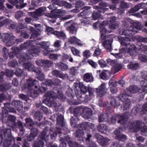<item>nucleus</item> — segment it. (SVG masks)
Masks as SVG:
<instances>
[{
	"label": "nucleus",
	"instance_id": "obj_16",
	"mask_svg": "<svg viewBox=\"0 0 147 147\" xmlns=\"http://www.w3.org/2000/svg\"><path fill=\"white\" fill-rule=\"evenodd\" d=\"M116 18L115 17L113 16L110 18L109 21L110 22L109 28L110 29H117L118 27V24L115 22Z\"/></svg>",
	"mask_w": 147,
	"mask_h": 147
},
{
	"label": "nucleus",
	"instance_id": "obj_22",
	"mask_svg": "<svg viewBox=\"0 0 147 147\" xmlns=\"http://www.w3.org/2000/svg\"><path fill=\"white\" fill-rule=\"evenodd\" d=\"M141 89V87L138 89L137 87L135 86H130L129 88H127V92L131 93H134L138 91L140 93H144L145 94L146 93L143 92Z\"/></svg>",
	"mask_w": 147,
	"mask_h": 147
},
{
	"label": "nucleus",
	"instance_id": "obj_18",
	"mask_svg": "<svg viewBox=\"0 0 147 147\" xmlns=\"http://www.w3.org/2000/svg\"><path fill=\"white\" fill-rule=\"evenodd\" d=\"M92 115V111L90 109L87 107L84 108L82 117L85 119H89L91 117Z\"/></svg>",
	"mask_w": 147,
	"mask_h": 147
},
{
	"label": "nucleus",
	"instance_id": "obj_50",
	"mask_svg": "<svg viewBox=\"0 0 147 147\" xmlns=\"http://www.w3.org/2000/svg\"><path fill=\"white\" fill-rule=\"evenodd\" d=\"M117 98L119 100H120L123 102H126V100L128 99L127 96L125 94H121Z\"/></svg>",
	"mask_w": 147,
	"mask_h": 147
},
{
	"label": "nucleus",
	"instance_id": "obj_59",
	"mask_svg": "<svg viewBox=\"0 0 147 147\" xmlns=\"http://www.w3.org/2000/svg\"><path fill=\"white\" fill-rule=\"evenodd\" d=\"M8 65L12 67H16L18 66V64L16 61L13 60V61H10Z\"/></svg>",
	"mask_w": 147,
	"mask_h": 147
},
{
	"label": "nucleus",
	"instance_id": "obj_24",
	"mask_svg": "<svg viewBox=\"0 0 147 147\" xmlns=\"http://www.w3.org/2000/svg\"><path fill=\"white\" fill-rule=\"evenodd\" d=\"M129 124L130 125L128 126V128L133 129L132 131L134 132L138 131L140 129V124L138 122L136 121L133 123H130Z\"/></svg>",
	"mask_w": 147,
	"mask_h": 147
},
{
	"label": "nucleus",
	"instance_id": "obj_32",
	"mask_svg": "<svg viewBox=\"0 0 147 147\" xmlns=\"http://www.w3.org/2000/svg\"><path fill=\"white\" fill-rule=\"evenodd\" d=\"M77 27L78 25L77 24H73L67 28V29L70 33L73 34L76 32Z\"/></svg>",
	"mask_w": 147,
	"mask_h": 147
},
{
	"label": "nucleus",
	"instance_id": "obj_43",
	"mask_svg": "<svg viewBox=\"0 0 147 147\" xmlns=\"http://www.w3.org/2000/svg\"><path fill=\"white\" fill-rule=\"evenodd\" d=\"M41 61V62H42L43 66L49 67L53 65L52 62L51 61L48 60H42V61Z\"/></svg>",
	"mask_w": 147,
	"mask_h": 147
},
{
	"label": "nucleus",
	"instance_id": "obj_38",
	"mask_svg": "<svg viewBox=\"0 0 147 147\" xmlns=\"http://www.w3.org/2000/svg\"><path fill=\"white\" fill-rule=\"evenodd\" d=\"M143 5V4L141 3L136 5L134 7L130 9L129 11V12L133 13L137 11L140 9L142 7V6Z\"/></svg>",
	"mask_w": 147,
	"mask_h": 147
},
{
	"label": "nucleus",
	"instance_id": "obj_61",
	"mask_svg": "<svg viewBox=\"0 0 147 147\" xmlns=\"http://www.w3.org/2000/svg\"><path fill=\"white\" fill-rule=\"evenodd\" d=\"M75 93L76 96L78 99L81 98L82 97V94L80 91L77 89L75 90Z\"/></svg>",
	"mask_w": 147,
	"mask_h": 147
},
{
	"label": "nucleus",
	"instance_id": "obj_9",
	"mask_svg": "<svg viewBox=\"0 0 147 147\" xmlns=\"http://www.w3.org/2000/svg\"><path fill=\"white\" fill-rule=\"evenodd\" d=\"M117 119H119L118 123H120L122 124H124L127 120V118L125 117L124 115H123L120 116L115 115H113L110 119L108 120V121L110 123L114 124L115 123Z\"/></svg>",
	"mask_w": 147,
	"mask_h": 147
},
{
	"label": "nucleus",
	"instance_id": "obj_7",
	"mask_svg": "<svg viewBox=\"0 0 147 147\" xmlns=\"http://www.w3.org/2000/svg\"><path fill=\"white\" fill-rule=\"evenodd\" d=\"M63 117L60 115L58 116L57 118V123L56 124L57 129L58 131H56L55 130L52 129L51 130L50 135L51 138L55 137L57 134L58 133H61V130L59 129V128L57 127L59 125L61 127H63L64 125Z\"/></svg>",
	"mask_w": 147,
	"mask_h": 147
},
{
	"label": "nucleus",
	"instance_id": "obj_51",
	"mask_svg": "<svg viewBox=\"0 0 147 147\" xmlns=\"http://www.w3.org/2000/svg\"><path fill=\"white\" fill-rule=\"evenodd\" d=\"M77 117L75 116L71 117V124L72 127H75L77 124Z\"/></svg>",
	"mask_w": 147,
	"mask_h": 147
},
{
	"label": "nucleus",
	"instance_id": "obj_23",
	"mask_svg": "<svg viewBox=\"0 0 147 147\" xmlns=\"http://www.w3.org/2000/svg\"><path fill=\"white\" fill-rule=\"evenodd\" d=\"M94 77L91 73H87L84 74L83 80L87 82H91L94 81Z\"/></svg>",
	"mask_w": 147,
	"mask_h": 147
},
{
	"label": "nucleus",
	"instance_id": "obj_13",
	"mask_svg": "<svg viewBox=\"0 0 147 147\" xmlns=\"http://www.w3.org/2000/svg\"><path fill=\"white\" fill-rule=\"evenodd\" d=\"M106 85L105 83H102L96 89V93L98 96L102 97L106 93L108 88H106Z\"/></svg>",
	"mask_w": 147,
	"mask_h": 147
},
{
	"label": "nucleus",
	"instance_id": "obj_48",
	"mask_svg": "<svg viewBox=\"0 0 147 147\" xmlns=\"http://www.w3.org/2000/svg\"><path fill=\"white\" fill-rule=\"evenodd\" d=\"M74 134L76 137H80L84 135V133L82 130L80 129H78L74 133Z\"/></svg>",
	"mask_w": 147,
	"mask_h": 147
},
{
	"label": "nucleus",
	"instance_id": "obj_41",
	"mask_svg": "<svg viewBox=\"0 0 147 147\" xmlns=\"http://www.w3.org/2000/svg\"><path fill=\"white\" fill-rule=\"evenodd\" d=\"M18 125L20 130L19 135L22 136L24 134L25 131V129L23 127L22 123L20 121H18Z\"/></svg>",
	"mask_w": 147,
	"mask_h": 147
},
{
	"label": "nucleus",
	"instance_id": "obj_27",
	"mask_svg": "<svg viewBox=\"0 0 147 147\" xmlns=\"http://www.w3.org/2000/svg\"><path fill=\"white\" fill-rule=\"evenodd\" d=\"M68 41L72 44H76L80 46H82L80 40L74 36L68 39Z\"/></svg>",
	"mask_w": 147,
	"mask_h": 147
},
{
	"label": "nucleus",
	"instance_id": "obj_35",
	"mask_svg": "<svg viewBox=\"0 0 147 147\" xmlns=\"http://www.w3.org/2000/svg\"><path fill=\"white\" fill-rule=\"evenodd\" d=\"M139 67V64L138 63L131 62L127 66L128 68L132 70H136Z\"/></svg>",
	"mask_w": 147,
	"mask_h": 147
},
{
	"label": "nucleus",
	"instance_id": "obj_31",
	"mask_svg": "<svg viewBox=\"0 0 147 147\" xmlns=\"http://www.w3.org/2000/svg\"><path fill=\"white\" fill-rule=\"evenodd\" d=\"M123 0H112V2L114 4H116L118 3H121L120 6L122 8H126L128 7L127 4L123 2Z\"/></svg>",
	"mask_w": 147,
	"mask_h": 147
},
{
	"label": "nucleus",
	"instance_id": "obj_33",
	"mask_svg": "<svg viewBox=\"0 0 147 147\" xmlns=\"http://www.w3.org/2000/svg\"><path fill=\"white\" fill-rule=\"evenodd\" d=\"M81 128L83 129H86L87 128H93L94 127V125L89 123L85 122L80 125Z\"/></svg>",
	"mask_w": 147,
	"mask_h": 147
},
{
	"label": "nucleus",
	"instance_id": "obj_5",
	"mask_svg": "<svg viewBox=\"0 0 147 147\" xmlns=\"http://www.w3.org/2000/svg\"><path fill=\"white\" fill-rule=\"evenodd\" d=\"M54 5L53 4L49 5L48 7L49 9H51V13H47L45 16L48 17L53 18H57L59 17H61L63 16L64 11L62 9H53Z\"/></svg>",
	"mask_w": 147,
	"mask_h": 147
},
{
	"label": "nucleus",
	"instance_id": "obj_3",
	"mask_svg": "<svg viewBox=\"0 0 147 147\" xmlns=\"http://www.w3.org/2000/svg\"><path fill=\"white\" fill-rule=\"evenodd\" d=\"M24 87L28 89L29 95L33 98L37 97L40 92L42 93L46 90L45 88L39 87L38 81L31 78L27 80Z\"/></svg>",
	"mask_w": 147,
	"mask_h": 147
},
{
	"label": "nucleus",
	"instance_id": "obj_6",
	"mask_svg": "<svg viewBox=\"0 0 147 147\" xmlns=\"http://www.w3.org/2000/svg\"><path fill=\"white\" fill-rule=\"evenodd\" d=\"M12 49L13 50V51L12 53H10L9 54V57L10 58H13L14 57L15 55H16V56L19 58V63H20L22 61H24L27 60L31 59L27 58V55H29L28 51L27 53L21 55L20 54H19L20 51L18 48L14 47L12 48Z\"/></svg>",
	"mask_w": 147,
	"mask_h": 147
},
{
	"label": "nucleus",
	"instance_id": "obj_60",
	"mask_svg": "<svg viewBox=\"0 0 147 147\" xmlns=\"http://www.w3.org/2000/svg\"><path fill=\"white\" fill-rule=\"evenodd\" d=\"M138 58L141 61L146 62L147 61V56L142 54H140L138 56Z\"/></svg>",
	"mask_w": 147,
	"mask_h": 147
},
{
	"label": "nucleus",
	"instance_id": "obj_53",
	"mask_svg": "<svg viewBox=\"0 0 147 147\" xmlns=\"http://www.w3.org/2000/svg\"><path fill=\"white\" fill-rule=\"evenodd\" d=\"M91 19L90 18L86 17L83 18L81 21V23L84 24H89L91 22Z\"/></svg>",
	"mask_w": 147,
	"mask_h": 147
},
{
	"label": "nucleus",
	"instance_id": "obj_47",
	"mask_svg": "<svg viewBox=\"0 0 147 147\" xmlns=\"http://www.w3.org/2000/svg\"><path fill=\"white\" fill-rule=\"evenodd\" d=\"M3 19V17H1L0 18V20ZM11 22L8 19H6L3 20L2 22L0 21V27H1L3 25H7L11 23Z\"/></svg>",
	"mask_w": 147,
	"mask_h": 147
},
{
	"label": "nucleus",
	"instance_id": "obj_40",
	"mask_svg": "<svg viewBox=\"0 0 147 147\" xmlns=\"http://www.w3.org/2000/svg\"><path fill=\"white\" fill-rule=\"evenodd\" d=\"M117 98H112L111 99V101L110 102L111 105L115 107H117L120 105V103L119 101H118Z\"/></svg>",
	"mask_w": 147,
	"mask_h": 147
},
{
	"label": "nucleus",
	"instance_id": "obj_10",
	"mask_svg": "<svg viewBox=\"0 0 147 147\" xmlns=\"http://www.w3.org/2000/svg\"><path fill=\"white\" fill-rule=\"evenodd\" d=\"M111 36V35H109L104 40H102L101 41L104 47L106 49L107 51L109 52H111L112 49L111 42L112 38Z\"/></svg>",
	"mask_w": 147,
	"mask_h": 147
},
{
	"label": "nucleus",
	"instance_id": "obj_45",
	"mask_svg": "<svg viewBox=\"0 0 147 147\" xmlns=\"http://www.w3.org/2000/svg\"><path fill=\"white\" fill-rule=\"evenodd\" d=\"M88 92L89 96L91 98L94 97L95 95V90L94 88L89 86L88 87Z\"/></svg>",
	"mask_w": 147,
	"mask_h": 147
},
{
	"label": "nucleus",
	"instance_id": "obj_56",
	"mask_svg": "<svg viewBox=\"0 0 147 147\" xmlns=\"http://www.w3.org/2000/svg\"><path fill=\"white\" fill-rule=\"evenodd\" d=\"M42 116V113L40 112H36L34 114V118L35 119L40 121Z\"/></svg>",
	"mask_w": 147,
	"mask_h": 147
},
{
	"label": "nucleus",
	"instance_id": "obj_14",
	"mask_svg": "<svg viewBox=\"0 0 147 147\" xmlns=\"http://www.w3.org/2000/svg\"><path fill=\"white\" fill-rule=\"evenodd\" d=\"M108 24V22L107 21H105L103 22L101 24V26H100V31L101 33V40H104L105 38L107 37L105 35V34L106 33H110L112 31L111 30H107L106 28V27H105L106 25Z\"/></svg>",
	"mask_w": 147,
	"mask_h": 147
},
{
	"label": "nucleus",
	"instance_id": "obj_4",
	"mask_svg": "<svg viewBox=\"0 0 147 147\" xmlns=\"http://www.w3.org/2000/svg\"><path fill=\"white\" fill-rule=\"evenodd\" d=\"M99 5L100 7L94 6V8L96 9L94 11L92 15V18L94 20H97L101 15L100 13H104L105 11H107L108 9V8H105L107 5L106 3L102 2L99 3Z\"/></svg>",
	"mask_w": 147,
	"mask_h": 147
},
{
	"label": "nucleus",
	"instance_id": "obj_36",
	"mask_svg": "<svg viewBox=\"0 0 147 147\" xmlns=\"http://www.w3.org/2000/svg\"><path fill=\"white\" fill-rule=\"evenodd\" d=\"M23 66L25 69L30 71H32L34 70V66L31 63H25L23 64Z\"/></svg>",
	"mask_w": 147,
	"mask_h": 147
},
{
	"label": "nucleus",
	"instance_id": "obj_26",
	"mask_svg": "<svg viewBox=\"0 0 147 147\" xmlns=\"http://www.w3.org/2000/svg\"><path fill=\"white\" fill-rule=\"evenodd\" d=\"M49 31H51V33L56 35V36L60 39H62L63 38L64 36V34L63 32H59V31H53V29L52 28H49L48 29Z\"/></svg>",
	"mask_w": 147,
	"mask_h": 147
},
{
	"label": "nucleus",
	"instance_id": "obj_62",
	"mask_svg": "<svg viewBox=\"0 0 147 147\" xmlns=\"http://www.w3.org/2000/svg\"><path fill=\"white\" fill-rule=\"evenodd\" d=\"M101 53V50L99 48H96L94 51L93 55L94 56H97L100 55Z\"/></svg>",
	"mask_w": 147,
	"mask_h": 147
},
{
	"label": "nucleus",
	"instance_id": "obj_8",
	"mask_svg": "<svg viewBox=\"0 0 147 147\" xmlns=\"http://www.w3.org/2000/svg\"><path fill=\"white\" fill-rule=\"evenodd\" d=\"M47 132L43 131L41 133L40 136L38 138V141L35 142L33 144L34 147H45V142L47 140L48 136L47 135Z\"/></svg>",
	"mask_w": 147,
	"mask_h": 147
},
{
	"label": "nucleus",
	"instance_id": "obj_64",
	"mask_svg": "<svg viewBox=\"0 0 147 147\" xmlns=\"http://www.w3.org/2000/svg\"><path fill=\"white\" fill-rule=\"evenodd\" d=\"M98 64L102 67H104L106 66L107 64L106 62L103 59H101L98 61Z\"/></svg>",
	"mask_w": 147,
	"mask_h": 147
},
{
	"label": "nucleus",
	"instance_id": "obj_15",
	"mask_svg": "<svg viewBox=\"0 0 147 147\" xmlns=\"http://www.w3.org/2000/svg\"><path fill=\"white\" fill-rule=\"evenodd\" d=\"M46 9L45 7H41L36 10L35 12H29V15L35 18H37L38 16L43 15Z\"/></svg>",
	"mask_w": 147,
	"mask_h": 147
},
{
	"label": "nucleus",
	"instance_id": "obj_49",
	"mask_svg": "<svg viewBox=\"0 0 147 147\" xmlns=\"http://www.w3.org/2000/svg\"><path fill=\"white\" fill-rule=\"evenodd\" d=\"M53 4H54L59 5V6H63L64 3L62 1H59V0H53L52 1Z\"/></svg>",
	"mask_w": 147,
	"mask_h": 147
},
{
	"label": "nucleus",
	"instance_id": "obj_21",
	"mask_svg": "<svg viewBox=\"0 0 147 147\" xmlns=\"http://www.w3.org/2000/svg\"><path fill=\"white\" fill-rule=\"evenodd\" d=\"M45 99L48 102H50L51 98L56 99L57 97L53 92H51L46 93L44 95Z\"/></svg>",
	"mask_w": 147,
	"mask_h": 147
},
{
	"label": "nucleus",
	"instance_id": "obj_28",
	"mask_svg": "<svg viewBox=\"0 0 147 147\" xmlns=\"http://www.w3.org/2000/svg\"><path fill=\"white\" fill-rule=\"evenodd\" d=\"M12 105L14 106L16 109L19 111L22 109V103L19 100H13L12 102Z\"/></svg>",
	"mask_w": 147,
	"mask_h": 147
},
{
	"label": "nucleus",
	"instance_id": "obj_25",
	"mask_svg": "<svg viewBox=\"0 0 147 147\" xmlns=\"http://www.w3.org/2000/svg\"><path fill=\"white\" fill-rule=\"evenodd\" d=\"M38 134V130L36 128L31 129V133L27 138V140L29 141H31L37 136Z\"/></svg>",
	"mask_w": 147,
	"mask_h": 147
},
{
	"label": "nucleus",
	"instance_id": "obj_34",
	"mask_svg": "<svg viewBox=\"0 0 147 147\" xmlns=\"http://www.w3.org/2000/svg\"><path fill=\"white\" fill-rule=\"evenodd\" d=\"M126 102H123V104L121 105V108L123 110H127L128 109L129 107L130 104V101L129 99H127L126 100Z\"/></svg>",
	"mask_w": 147,
	"mask_h": 147
},
{
	"label": "nucleus",
	"instance_id": "obj_2",
	"mask_svg": "<svg viewBox=\"0 0 147 147\" xmlns=\"http://www.w3.org/2000/svg\"><path fill=\"white\" fill-rule=\"evenodd\" d=\"M39 45L47 49L50 46V43L48 41L39 43L35 40L28 41L22 44L20 47L22 49H26L28 50L29 55H27V58L31 59L33 56H36L40 52V48H38Z\"/></svg>",
	"mask_w": 147,
	"mask_h": 147
},
{
	"label": "nucleus",
	"instance_id": "obj_55",
	"mask_svg": "<svg viewBox=\"0 0 147 147\" xmlns=\"http://www.w3.org/2000/svg\"><path fill=\"white\" fill-rule=\"evenodd\" d=\"M140 106L139 105H137L136 107H134L132 109V113L133 115H136L140 110V108H139V107H140Z\"/></svg>",
	"mask_w": 147,
	"mask_h": 147
},
{
	"label": "nucleus",
	"instance_id": "obj_52",
	"mask_svg": "<svg viewBox=\"0 0 147 147\" xmlns=\"http://www.w3.org/2000/svg\"><path fill=\"white\" fill-rule=\"evenodd\" d=\"M78 68L77 67H73L70 70V73L72 75H74L77 74Z\"/></svg>",
	"mask_w": 147,
	"mask_h": 147
},
{
	"label": "nucleus",
	"instance_id": "obj_57",
	"mask_svg": "<svg viewBox=\"0 0 147 147\" xmlns=\"http://www.w3.org/2000/svg\"><path fill=\"white\" fill-rule=\"evenodd\" d=\"M70 147H84L83 145L78 144L76 142H70L69 143Z\"/></svg>",
	"mask_w": 147,
	"mask_h": 147
},
{
	"label": "nucleus",
	"instance_id": "obj_29",
	"mask_svg": "<svg viewBox=\"0 0 147 147\" xmlns=\"http://www.w3.org/2000/svg\"><path fill=\"white\" fill-rule=\"evenodd\" d=\"M138 51V49L134 45H130L127 50V52L131 55H135Z\"/></svg>",
	"mask_w": 147,
	"mask_h": 147
},
{
	"label": "nucleus",
	"instance_id": "obj_63",
	"mask_svg": "<svg viewBox=\"0 0 147 147\" xmlns=\"http://www.w3.org/2000/svg\"><path fill=\"white\" fill-rule=\"evenodd\" d=\"M60 55L54 54H50L49 56V58L53 60H56L57 59L58 57L60 56Z\"/></svg>",
	"mask_w": 147,
	"mask_h": 147
},
{
	"label": "nucleus",
	"instance_id": "obj_1",
	"mask_svg": "<svg viewBox=\"0 0 147 147\" xmlns=\"http://www.w3.org/2000/svg\"><path fill=\"white\" fill-rule=\"evenodd\" d=\"M142 26L139 23L134 22L133 26H128L127 28V30L124 29H119V34L121 35H124L125 38H122L120 36L118 37L121 45L126 46L130 44L129 42L133 40L134 34L138 32V30L141 29Z\"/></svg>",
	"mask_w": 147,
	"mask_h": 147
},
{
	"label": "nucleus",
	"instance_id": "obj_44",
	"mask_svg": "<svg viewBox=\"0 0 147 147\" xmlns=\"http://www.w3.org/2000/svg\"><path fill=\"white\" fill-rule=\"evenodd\" d=\"M53 74L56 76L57 77H59L63 79L64 76L63 74H62L61 72L57 70H54L52 72Z\"/></svg>",
	"mask_w": 147,
	"mask_h": 147
},
{
	"label": "nucleus",
	"instance_id": "obj_30",
	"mask_svg": "<svg viewBox=\"0 0 147 147\" xmlns=\"http://www.w3.org/2000/svg\"><path fill=\"white\" fill-rule=\"evenodd\" d=\"M30 30L32 32V34L30 38V39L33 38L35 40H37V37L40 34L39 31L35 30L32 27L30 28Z\"/></svg>",
	"mask_w": 147,
	"mask_h": 147
},
{
	"label": "nucleus",
	"instance_id": "obj_58",
	"mask_svg": "<svg viewBox=\"0 0 147 147\" xmlns=\"http://www.w3.org/2000/svg\"><path fill=\"white\" fill-rule=\"evenodd\" d=\"M71 49L72 53L74 55L79 56L80 51L78 49L73 47L71 48Z\"/></svg>",
	"mask_w": 147,
	"mask_h": 147
},
{
	"label": "nucleus",
	"instance_id": "obj_46",
	"mask_svg": "<svg viewBox=\"0 0 147 147\" xmlns=\"http://www.w3.org/2000/svg\"><path fill=\"white\" fill-rule=\"evenodd\" d=\"M25 121L26 123V125L29 127V128L31 129V127L34 124V123L32 120L30 118H26L25 119Z\"/></svg>",
	"mask_w": 147,
	"mask_h": 147
},
{
	"label": "nucleus",
	"instance_id": "obj_37",
	"mask_svg": "<svg viewBox=\"0 0 147 147\" xmlns=\"http://www.w3.org/2000/svg\"><path fill=\"white\" fill-rule=\"evenodd\" d=\"M108 115L107 114H103L100 113L99 115L98 120L99 122L107 121Z\"/></svg>",
	"mask_w": 147,
	"mask_h": 147
},
{
	"label": "nucleus",
	"instance_id": "obj_54",
	"mask_svg": "<svg viewBox=\"0 0 147 147\" xmlns=\"http://www.w3.org/2000/svg\"><path fill=\"white\" fill-rule=\"evenodd\" d=\"M87 62L92 67L94 68H96L98 65V64L96 62L90 59L88 60Z\"/></svg>",
	"mask_w": 147,
	"mask_h": 147
},
{
	"label": "nucleus",
	"instance_id": "obj_17",
	"mask_svg": "<svg viewBox=\"0 0 147 147\" xmlns=\"http://www.w3.org/2000/svg\"><path fill=\"white\" fill-rule=\"evenodd\" d=\"M2 40L3 42L7 43V44L9 42L14 39V37L11 34H9L8 33H4L2 36Z\"/></svg>",
	"mask_w": 147,
	"mask_h": 147
},
{
	"label": "nucleus",
	"instance_id": "obj_20",
	"mask_svg": "<svg viewBox=\"0 0 147 147\" xmlns=\"http://www.w3.org/2000/svg\"><path fill=\"white\" fill-rule=\"evenodd\" d=\"M98 129L100 132L107 135H108L109 133V130L105 124H102L99 125L98 127Z\"/></svg>",
	"mask_w": 147,
	"mask_h": 147
},
{
	"label": "nucleus",
	"instance_id": "obj_42",
	"mask_svg": "<svg viewBox=\"0 0 147 147\" xmlns=\"http://www.w3.org/2000/svg\"><path fill=\"white\" fill-rule=\"evenodd\" d=\"M11 87L10 83H7L3 85L0 86V90L2 92H4L8 89Z\"/></svg>",
	"mask_w": 147,
	"mask_h": 147
},
{
	"label": "nucleus",
	"instance_id": "obj_11",
	"mask_svg": "<svg viewBox=\"0 0 147 147\" xmlns=\"http://www.w3.org/2000/svg\"><path fill=\"white\" fill-rule=\"evenodd\" d=\"M141 76L144 79L140 82L142 90L145 93H147V71H143L141 73Z\"/></svg>",
	"mask_w": 147,
	"mask_h": 147
},
{
	"label": "nucleus",
	"instance_id": "obj_12",
	"mask_svg": "<svg viewBox=\"0 0 147 147\" xmlns=\"http://www.w3.org/2000/svg\"><path fill=\"white\" fill-rule=\"evenodd\" d=\"M108 63L111 65L112 67L111 72L115 73L119 71L121 68V64L117 61L110 59H108Z\"/></svg>",
	"mask_w": 147,
	"mask_h": 147
},
{
	"label": "nucleus",
	"instance_id": "obj_19",
	"mask_svg": "<svg viewBox=\"0 0 147 147\" xmlns=\"http://www.w3.org/2000/svg\"><path fill=\"white\" fill-rule=\"evenodd\" d=\"M114 133L116 135V138L119 140L124 141L126 138V136L124 134H121L120 129H116L114 131Z\"/></svg>",
	"mask_w": 147,
	"mask_h": 147
},
{
	"label": "nucleus",
	"instance_id": "obj_39",
	"mask_svg": "<svg viewBox=\"0 0 147 147\" xmlns=\"http://www.w3.org/2000/svg\"><path fill=\"white\" fill-rule=\"evenodd\" d=\"M79 87L81 92L83 94L86 93L88 90V87H86L82 82H79Z\"/></svg>",
	"mask_w": 147,
	"mask_h": 147
}]
</instances>
